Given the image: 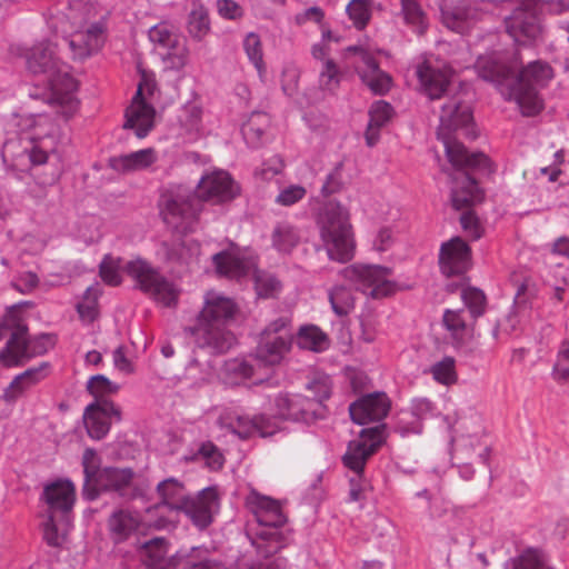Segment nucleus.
<instances>
[{
  "instance_id": "25",
  "label": "nucleus",
  "mask_w": 569,
  "mask_h": 569,
  "mask_svg": "<svg viewBox=\"0 0 569 569\" xmlns=\"http://www.w3.org/2000/svg\"><path fill=\"white\" fill-rule=\"evenodd\" d=\"M41 500L48 506V515L61 512L67 516L74 505L76 487L69 479H58L43 487Z\"/></svg>"
},
{
  "instance_id": "37",
  "label": "nucleus",
  "mask_w": 569,
  "mask_h": 569,
  "mask_svg": "<svg viewBox=\"0 0 569 569\" xmlns=\"http://www.w3.org/2000/svg\"><path fill=\"white\" fill-rule=\"evenodd\" d=\"M270 116L266 112H252L242 126L243 139L250 148H259L267 140V129L270 127Z\"/></svg>"
},
{
  "instance_id": "2",
  "label": "nucleus",
  "mask_w": 569,
  "mask_h": 569,
  "mask_svg": "<svg viewBox=\"0 0 569 569\" xmlns=\"http://www.w3.org/2000/svg\"><path fill=\"white\" fill-rule=\"evenodd\" d=\"M473 120L470 106L459 96H452L441 106L438 136L442 139L450 163L457 168L451 188L452 207L457 210L481 202L485 193L475 173L492 172L490 159L482 152H470L462 143L455 141L451 133L468 127Z\"/></svg>"
},
{
  "instance_id": "54",
  "label": "nucleus",
  "mask_w": 569,
  "mask_h": 569,
  "mask_svg": "<svg viewBox=\"0 0 569 569\" xmlns=\"http://www.w3.org/2000/svg\"><path fill=\"white\" fill-rule=\"evenodd\" d=\"M395 430L401 437H408L410 435L422 433L423 426L419 418L415 417L408 409L401 411L400 415L398 416Z\"/></svg>"
},
{
  "instance_id": "17",
  "label": "nucleus",
  "mask_w": 569,
  "mask_h": 569,
  "mask_svg": "<svg viewBox=\"0 0 569 569\" xmlns=\"http://www.w3.org/2000/svg\"><path fill=\"white\" fill-rule=\"evenodd\" d=\"M503 22L507 33L518 44L531 46L543 40L545 26L536 9L515 8Z\"/></svg>"
},
{
  "instance_id": "57",
  "label": "nucleus",
  "mask_w": 569,
  "mask_h": 569,
  "mask_svg": "<svg viewBox=\"0 0 569 569\" xmlns=\"http://www.w3.org/2000/svg\"><path fill=\"white\" fill-rule=\"evenodd\" d=\"M342 168H343L342 162H339L327 174L326 180L320 189V196L323 199H327L342 190V188H343Z\"/></svg>"
},
{
  "instance_id": "61",
  "label": "nucleus",
  "mask_w": 569,
  "mask_h": 569,
  "mask_svg": "<svg viewBox=\"0 0 569 569\" xmlns=\"http://www.w3.org/2000/svg\"><path fill=\"white\" fill-rule=\"evenodd\" d=\"M50 363L47 361L40 362L36 367H30L23 372L16 376V382L18 380H24L32 388L38 385L42 380H44L49 375Z\"/></svg>"
},
{
  "instance_id": "36",
  "label": "nucleus",
  "mask_w": 569,
  "mask_h": 569,
  "mask_svg": "<svg viewBox=\"0 0 569 569\" xmlns=\"http://www.w3.org/2000/svg\"><path fill=\"white\" fill-rule=\"evenodd\" d=\"M297 346L315 353L325 352L330 348L329 336L316 325H303L296 335Z\"/></svg>"
},
{
  "instance_id": "39",
  "label": "nucleus",
  "mask_w": 569,
  "mask_h": 569,
  "mask_svg": "<svg viewBox=\"0 0 569 569\" xmlns=\"http://www.w3.org/2000/svg\"><path fill=\"white\" fill-rule=\"evenodd\" d=\"M242 47L249 62L254 67L259 79L264 81L267 66L263 60V48L260 36L256 32H248L242 40Z\"/></svg>"
},
{
  "instance_id": "45",
  "label": "nucleus",
  "mask_w": 569,
  "mask_h": 569,
  "mask_svg": "<svg viewBox=\"0 0 569 569\" xmlns=\"http://www.w3.org/2000/svg\"><path fill=\"white\" fill-rule=\"evenodd\" d=\"M405 23L416 32L423 33L428 28L427 16L417 0H400Z\"/></svg>"
},
{
  "instance_id": "1",
  "label": "nucleus",
  "mask_w": 569,
  "mask_h": 569,
  "mask_svg": "<svg viewBox=\"0 0 569 569\" xmlns=\"http://www.w3.org/2000/svg\"><path fill=\"white\" fill-rule=\"evenodd\" d=\"M57 47V42L47 39L36 43L27 54L28 70L43 77L44 83L42 91L38 84L30 89L29 97L43 100L57 114V119L47 112L29 114L23 119L29 129L26 138L32 143L26 153L32 166L47 163L49 154L57 151L60 136L57 120L61 118L67 122L79 109L76 96L78 83L58 58Z\"/></svg>"
},
{
  "instance_id": "52",
  "label": "nucleus",
  "mask_w": 569,
  "mask_h": 569,
  "mask_svg": "<svg viewBox=\"0 0 569 569\" xmlns=\"http://www.w3.org/2000/svg\"><path fill=\"white\" fill-rule=\"evenodd\" d=\"M254 288L260 298H274L281 291V282L274 274L258 272L254 278Z\"/></svg>"
},
{
  "instance_id": "35",
  "label": "nucleus",
  "mask_w": 569,
  "mask_h": 569,
  "mask_svg": "<svg viewBox=\"0 0 569 569\" xmlns=\"http://www.w3.org/2000/svg\"><path fill=\"white\" fill-rule=\"evenodd\" d=\"M393 114L392 106L385 101H375L369 109V122L366 131L367 146L373 147L379 140V131L385 127Z\"/></svg>"
},
{
  "instance_id": "22",
  "label": "nucleus",
  "mask_w": 569,
  "mask_h": 569,
  "mask_svg": "<svg viewBox=\"0 0 569 569\" xmlns=\"http://www.w3.org/2000/svg\"><path fill=\"white\" fill-rule=\"evenodd\" d=\"M133 471L130 468L104 467L91 485V490L117 492L121 498L133 500L139 489L132 486Z\"/></svg>"
},
{
  "instance_id": "34",
  "label": "nucleus",
  "mask_w": 569,
  "mask_h": 569,
  "mask_svg": "<svg viewBox=\"0 0 569 569\" xmlns=\"http://www.w3.org/2000/svg\"><path fill=\"white\" fill-rule=\"evenodd\" d=\"M254 367L247 358H232L223 362L219 377L229 387L239 386L253 377Z\"/></svg>"
},
{
  "instance_id": "14",
  "label": "nucleus",
  "mask_w": 569,
  "mask_h": 569,
  "mask_svg": "<svg viewBox=\"0 0 569 569\" xmlns=\"http://www.w3.org/2000/svg\"><path fill=\"white\" fill-rule=\"evenodd\" d=\"M443 24L460 34H469L489 17L482 0H439Z\"/></svg>"
},
{
  "instance_id": "9",
  "label": "nucleus",
  "mask_w": 569,
  "mask_h": 569,
  "mask_svg": "<svg viewBox=\"0 0 569 569\" xmlns=\"http://www.w3.org/2000/svg\"><path fill=\"white\" fill-rule=\"evenodd\" d=\"M161 505L170 510L184 513L200 529L212 521V509L217 505V493L212 488H204L197 495H189L184 485L176 478H167L157 486Z\"/></svg>"
},
{
  "instance_id": "27",
  "label": "nucleus",
  "mask_w": 569,
  "mask_h": 569,
  "mask_svg": "<svg viewBox=\"0 0 569 569\" xmlns=\"http://www.w3.org/2000/svg\"><path fill=\"white\" fill-rule=\"evenodd\" d=\"M292 337L260 336L254 358L264 366L279 365L291 350Z\"/></svg>"
},
{
  "instance_id": "43",
  "label": "nucleus",
  "mask_w": 569,
  "mask_h": 569,
  "mask_svg": "<svg viewBox=\"0 0 569 569\" xmlns=\"http://www.w3.org/2000/svg\"><path fill=\"white\" fill-rule=\"evenodd\" d=\"M332 311L338 317L348 316L355 309V296L350 288L337 284L328 292Z\"/></svg>"
},
{
  "instance_id": "11",
  "label": "nucleus",
  "mask_w": 569,
  "mask_h": 569,
  "mask_svg": "<svg viewBox=\"0 0 569 569\" xmlns=\"http://www.w3.org/2000/svg\"><path fill=\"white\" fill-rule=\"evenodd\" d=\"M385 441V430L382 426H375L361 430L359 438L348 443L347 450L342 456L343 466L355 473L350 479V499L358 501L362 498V491L366 487V480L362 478L365 466L370 456Z\"/></svg>"
},
{
  "instance_id": "48",
  "label": "nucleus",
  "mask_w": 569,
  "mask_h": 569,
  "mask_svg": "<svg viewBox=\"0 0 569 569\" xmlns=\"http://www.w3.org/2000/svg\"><path fill=\"white\" fill-rule=\"evenodd\" d=\"M461 299L468 309L470 317L476 320L481 317L487 308V298L482 290L476 287H467L461 290Z\"/></svg>"
},
{
  "instance_id": "8",
  "label": "nucleus",
  "mask_w": 569,
  "mask_h": 569,
  "mask_svg": "<svg viewBox=\"0 0 569 569\" xmlns=\"http://www.w3.org/2000/svg\"><path fill=\"white\" fill-rule=\"evenodd\" d=\"M315 219L329 259L338 262L351 260L355 240L348 209L339 201L323 200Z\"/></svg>"
},
{
  "instance_id": "63",
  "label": "nucleus",
  "mask_w": 569,
  "mask_h": 569,
  "mask_svg": "<svg viewBox=\"0 0 569 569\" xmlns=\"http://www.w3.org/2000/svg\"><path fill=\"white\" fill-rule=\"evenodd\" d=\"M518 325V315L510 311L503 319L497 321L496 326L491 330V335L495 339H499L500 335L511 336L516 333Z\"/></svg>"
},
{
  "instance_id": "38",
  "label": "nucleus",
  "mask_w": 569,
  "mask_h": 569,
  "mask_svg": "<svg viewBox=\"0 0 569 569\" xmlns=\"http://www.w3.org/2000/svg\"><path fill=\"white\" fill-rule=\"evenodd\" d=\"M100 465L101 459L97 451L92 448H87L82 455V467L84 475L82 497L88 501H93L98 498V492L97 490H91V485L102 471Z\"/></svg>"
},
{
  "instance_id": "20",
  "label": "nucleus",
  "mask_w": 569,
  "mask_h": 569,
  "mask_svg": "<svg viewBox=\"0 0 569 569\" xmlns=\"http://www.w3.org/2000/svg\"><path fill=\"white\" fill-rule=\"evenodd\" d=\"M148 37L158 48L163 49L162 58L167 66L173 70L182 69L187 63L188 51L179 43L177 34L164 23H158L148 31Z\"/></svg>"
},
{
  "instance_id": "40",
  "label": "nucleus",
  "mask_w": 569,
  "mask_h": 569,
  "mask_svg": "<svg viewBox=\"0 0 569 569\" xmlns=\"http://www.w3.org/2000/svg\"><path fill=\"white\" fill-rule=\"evenodd\" d=\"M467 311L465 309H446L442 316V325L450 332L452 339L460 343L468 336Z\"/></svg>"
},
{
  "instance_id": "56",
  "label": "nucleus",
  "mask_w": 569,
  "mask_h": 569,
  "mask_svg": "<svg viewBox=\"0 0 569 569\" xmlns=\"http://www.w3.org/2000/svg\"><path fill=\"white\" fill-rule=\"evenodd\" d=\"M198 455L211 470H219L223 467L224 457L220 449L211 441L202 442L199 447Z\"/></svg>"
},
{
  "instance_id": "42",
  "label": "nucleus",
  "mask_w": 569,
  "mask_h": 569,
  "mask_svg": "<svg viewBox=\"0 0 569 569\" xmlns=\"http://www.w3.org/2000/svg\"><path fill=\"white\" fill-rule=\"evenodd\" d=\"M210 18L202 3H193L188 16V32L196 40H202L210 32Z\"/></svg>"
},
{
  "instance_id": "4",
  "label": "nucleus",
  "mask_w": 569,
  "mask_h": 569,
  "mask_svg": "<svg viewBox=\"0 0 569 569\" xmlns=\"http://www.w3.org/2000/svg\"><path fill=\"white\" fill-rule=\"evenodd\" d=\"M244 505L252 517L247 522L246 536L258 556L269 558L292 541V530L279 500L252 489Z\"/></svg>"
},
{
  "instance_id": "12",
  "label": "nucleus",
  "mask_w": 569,
  "mask_h": 569,
  "mask_svg": "<svg viewBox=\"0 0 569 569\" xmlns=\"http://www.w3.org/2000/svg\"><path fill=\"white\" fill-rule=\"evenodd\" d=\"M284 422L280 415L261 413L250 418L234 408H224L218 418L222 429L242 440L249 439L254 433L262 438L274 437L284 431Z\"/></svg>"
},
{
  "instance_id": "15",
  "label": "nucleus",
  "mask_w": 569,
  "mask_h": 569,
  "mask_svg": "<svg viewBox=\"0 0 569 569\" xmlns=\"http://www.w3.org/2000/svg\"><path fill=\"white\" fill-rule=\"evenodd\" d=\"M346 59L353 66L362 83L376 96L387 94L392 87L391 76L383 71L373 52L361 46H349Z\"/></svg>"
},
{
  "instance_id": "62",
  "label": "nucleus",
  "mask_w": 569,
  "mask_h": 569,
  "mask_svg": "<svg viewBox=\"0 0 569 569\" xmlns=\"http://www.w3.org/2000/svg\"><path fill=\"white\" fill-rule=\"evenodd\" d=\"M300 79L299 69L293 64H287L281 73V89L287 97H293L298 91Z\"/></svg>"
},
{
  "instance_id": "13",
  "label": "nucleus",
  "mask_w": 569,
  "mask_h": 569,
  "mask_svg": "<svg viewBox=\"0 0 569 569\" xmlns=\"http://www.w3.org/2000/svg\"><path fill=\"white\" fill-rule=\"evenodd\" d=\"M391 274V268L380 264L355 263L343 269V277L372 299H382L396 292L397 284L390 280Z\"/></svg>"
},
{
  "instance_id": "64",
  "label": "nucleus",
  "mask_w": 569,
  "mask_h": 569,
  "mask_svg": "<svg viewBox=\"0 0 569 569\" xmlns=\"http://www.w3.org/2000/svg\"><path fill=\"white\" fill-rule=\"evenodd\" d=\"M11 284L20 293L27 295L32 292L38 287L39 277L36 272L23 271L14 277Z\"/></svg>"
},
{
  "instance_id": "21",
  "label": "nucleus",
  "mask_w": 569,
  "mask_h": 569,
  "mask_svg": "<svg viewBox=\"0 0 569 569\" xmlns=\"http://www.w3.org/2000/svg\"><path fill=\"white\" fill-rule=\"evenodd\" d=\"M121 420V410L113 401L91 402L83 412L88 436L93 440L103 439L113 421Z\"/></svg>"
},
{
  "instance_id": "53",
  "label": "nucleus",
  "mask_w": 569,
  "mask_h": 569,
  "mask_svg": "<svg viewBox=\"0 0 569 569\" xmlns=\"http://www.w3.org/2000/svg\"><path fill=\"white\" fill-rule=\"evenodd\" d=\"M341 72L337 63L332 59H327L322 63L319 72V84L328 91L336 90L341 81Z\"/></svg>"
},
{
  "instance_id": "47",
  "label": "nucleus",
  "mask_w": 569,
  "mask_h": 569,
  "mask_svg": "<svg viewBox=\"0 0 569 569\" xmlns=\"http://www.w3.org/2000/svg\"><path fill=\"white\" fill-rule=\"evenodd\" d=\"M120 387L103 375H94L87 382V391L94 398L93 402L111 401L110 396Z\"/></svg>"
},
{
  "instance_id": "7",
  "label": "nucleus",
  "mask_w": 569,
  "mask_h": 569,
  "mask_svg": "<svg viewBox=\"0 0 569 569\" xmlns=\"http://www.w3.org/2000/svg\"><path fill=\"white\" fill-rule=\"evenodd\" d=\"M18 307H10L0 321V340L7 339L0 349V362L8 368L23 366L32 358L46 355L56 343L54 336L50 333L30 336Z\"/></svg>"
},
{
  "instance_id": "24",
  "label": "nucleus",
  "mask_w": 569,
  "mask_h": 569,
  "mask_svg": "<svg viewBox=\"0 0 569 569\" xmlns=\"http://www.w3.org/2000/svg\"><path fill=\"white\" fill-rule=\"evenodd\" d=\"M421 91L430 99L442 98L450 84V70L443 66H436L430 60H423L416 68Z\"/></svg>"
},
{
  "instance_id": "49",
  "label": "nucleus",
  "mask_w": 569,
  "mask_h": 569,
  "mask_svg": "<svg viewBox=\"0 0 569 569\" xmlns=\"http://www.w3.org/2000/svg\"><path fill=\"white\" fill-rule=\"evenodd\" d=\"M121 258L113 257L110 253L102 258L99 264V276L107 286L117 287L121 284Z\"/></svg>"
},
{
  "instance_id": "23",
  "label": "nucleus",
  "mask_w": 569,
  "mask_h": 569,
  "mask_svg": "<svg viewBox=\"0 0 569 569\" xmlns=\"http://www.w3.org/2000/svg\"><path fill=\"white\" fill-rule=\"evenodd\" d=\"M390 410V400L385 392H373L360 397L349 406L351 420L360 426L379 422Z\"/></svg>"
},
{
  "instance_id": "46",
  "label": "nucleus",
  "mask_w": 569,
  "mask_h": 569,
  "mask_svg": "<svg viewBox=\"0 0 569 569\" xmlns=\"http://www.w3.org/2000/svg\"><path fill=\"white\" fill-rule=\"evenodd\" d=\"M101 296V291L98 286H89L83 292L81 301L76 306V310L83 321L92 322L99 316L98 300Z\"/></svg>"
},
{
  "instance_id": "32",
  "label": "nucleus",
  "mask_w": 569,
  "mask_h": 569,
  "mask_svg": "<svg viewBox=\"0 0 569 569\" xmlns=\"http://www.w3.org/2000/svg\"><path fill=\"white\" fill-rule=\"evenodd\" d=\"M106 32L107 18L102 17L98 21L92 22L87 28L84 33L77 36L84 42V47L80 48L79 51H76V39L68 40L67 38H63V41L69 44V47L74 51L76 56L79 58H84L101 49L104 43Z\"/></svg>"
},
{
  "instance_id": "31",
  "label": "nucleus",
  "mask_w": 569,
  "mask_h": 569,
  "mask_svg": "<svg viewBox=\"0 0 569 569\" xmlns=\"http://www.w3.org/2000/svg\"><path fill=\"white\" fill-rule=\"evenodd\" d=\"M158 160L153 148H146L121 156L111 157L109 167L120 173L144 170Z\"/></svg>"
},
{
  "instance_id": "33",
  "label": "nucleus",
  "mask_w": 569,
  "mask_h": 569,
  "mask_svg": "<svg viewBox=\"0 0 569 569\" xmlns=\"http://www.w3.org/2000/svg\"><path fill=\"white\" fill-rule=\"evenodd\" d=\"M141 518L136 511L128 509L114 510L108 519V527L114 542H122L136 532Z\"/></svg>"
},
{
  "instance_id": "29",
  "label": "nucleus",
  "mask_w": 569,
  "mask_h": 569,
  "mask_svg": "<svg viewBox=\"0 0 569 569\" xmlns=\"http://www.w3.org/2000/svg\"><path fill=\"white\" fill-rule=\"evenodd\" d=\"M212 264L220 277L240 280L249 273V261L236 250H222L212 256Z\"/></svg>"
},
{
  "instance_id": "60",
  "label": "nucleus",
  "mask_w": 569,
  "mask_h": 569,
  "mask_svg": "<svg viewBox=\"0 0 569 569\" xmlns=\"http://www.w3.org/2000/svg\"><path fill=\"white\" fill-rule=\"evenodd\" d=\"M552 377L557 381L569 380V342H563L558 351Z\"/></svg>"
},
{
  "instance_id": "6",
  "label": "nucleus",
  "mask_w": 569,
  "mask_h": 569,
  "mask_svg": "<svg viewBox=\"0 0 569 569\" xmlns=\"http://www.w3.org/2000/svg\"><path fill=\"white\" fill-rule=\"evenodd\" d=\"M479 76L489 82L498 84L505 100L517 103L526 117L538 114L543 108L539 90L553 78V70L548 62L536 60L523 67L517 76L508 77L496 69L486 71L478 62Z\"/></svg>"
},
{
  "instance_id": "18",
  "label": "nucleus",
  "mask_w": 569,
  "mask_h": 569,
  "mask_svg": "<svg viewBox=\"0 0 569 569\" xmlns=\"http://www.w3.org/2000/svg\"><path fill=\"white\" fill-rule=\"evenodd\" d=\"M276 405L279 415L284 421L291 420L310 425L319 419H323L327 415V408L319 401L299 393L280 395Z\"/></svg>"
},
{
  "instance_id": "10",
  "label": "nucleus",
  "mask_w": 569,
  "mask_h": 569,
  "mask_svg": "<svg viewBox=\"0 0 569 569\" xmlns=\"http://www.w3.org/2000/svg\"><path fill=\"white\" fill-rule=\"evenodd\" d=\"M123 270L132 279L136 289L163 307L177 306L180 288L164 277L159 268L151 262L141 257H136L124 264Z\"/></svg>"
},
{
  "instance_id": "28",
  "label": "nucleus",
  "mask_w": 569,
  "mask_h": 569,
  "mask_svg": "<svg viewBox=\"0 0 569 569\" xmlns=\"http://www.w3.org/2000/svg\"><path fill=\"white\" fill-rule=\"evenodd\" d=\"M491 450V443H489L483 436L468 435L456 441L452 459L469 460L476 456L480 463L490 468Z\"/></svg>"
},
{
  "instance_id": "50",
  "label": "nucleus",
  "mask_w": 569,
  "mask_h": 569,
  "mask_svg": "<svg viewBox=\"0 0 569 569\" xmlns=\"http://www.w3.org/2000/svg\"><path fill=\"white\" fill-rule=\"evenodd\" d=\"M430 373L438 383L449 386L457 381L456 361L452 357L446 356L433 363Z\"/></svg>"
},
{
  "instance_id": "26",
  "label": "nucleus",
  "mask_w": 569,
  "mask_h": 569,
  "mask_svg": "<svg viewBox=\"0 0 569 569\" xmlns=\"http://www.w3.org/2000/svg\"><path fill=\"white\" fill-rule=\"evenodd\" d=\"M203 109L197 101H187L177 113L179 134L184 142H194L202 137L204 129L202 122Z\"/></svg>"
},
{
  "instance_id": "55",
  "label": "nucleus",
  "mask_w": 569,
  "mask_h": 569,
  "mask_svg": "<svg viewBox=\"0 0 569 569\" xmlns=\"http://www.w3.org/2000/svg\"><path fill=\"white\" fill-rule=\"evenodd\" d=\"M409 411L423 425L426 420L432 419L438 415L437 405L426 397H417L410 401Z\"/></svg>"
},
{
  "instance_id": "19",
  "label": "nucleus",
  "mask_w": 569,
  "mask_h": 569,
  "mask_svg": "<svg viewBox=\"0 0 569 569\" xmlns=\"http://www.w3.org/2000/svg\"><path fill=\"white\" fill-rule=\"evenodd\" d=\"M471 248L460 237H452L440 246L439 268L443 276H461L471 267Z\"/></svg>"
},
{
  "instance_id": "51",
  "label": "nucleus",
  "mask_w": 569,
  "mask_h": 569,
  "mask_svg": "<svg viewBox=\"0 0 569 569\" xmlns=\"http://www.w3.org/2000/svg\"><path fill=\"white\" fill-rule=\"evenodd\" d=\"M307 389L312 392L311 400L321 405L328 400L332 392V378L323 372H316L307 383Z\"/></svg>"
},
{
  "instance_id": "59",
  "label": "nucleus",
  "mask_w": 569,
  "mask_h": 569,
  "mask_svg": "<svg viewBox=\"0 0 569 569\" xmlns=\"http://www.w3.org/2000/svg\"><path fill=\"white\" fill-rule=\"evenodd\" d=\"M214 6L217 13L223 20L238 21L244 16V9L236 0H216Z\"/></svg>"
},
{
  "instance_id": "16",
  "label": "nucleus",
  "mask_w": 569,
  "mask_h": 569,
  "mask_svg": "<svg viewBox=\"0 0 569 569\" xmlns=\"http://www.w3.org/2000/svg\"><path fill=\"white\" fill-rule=\"evenodd\" d=\"M156 90V81L143 76L131 104L126 110L124 128L132 129L140 139L147 137L154 126L156 110L148 99Z\"/></svg>"
},
{
  "instance_id": "5",
  "label": "nucleus",
  "mask_w": 569,
  "mask_h": 569,
  "mask_svg": "<svg viewBox=\"0 0 569 569\" xmlns=\"http://www.w3.org/2000/svg\"><path fill=\"white\" fill-rule=\"evenodd\" d=\"M237 305L231 298L209 290L203 296V307L196 318V323L184 328V333L196 345L211 355L227 352L234 343L236 337L226 328L232 319Z\"/></svg>"
},
{
  "instance_id": "44",
  "label": "nucleus",
  "mask_w": 569,
  "mask_h": 569,
  "mask_svg": "<svg viewBox=\"0 0 569 569\" xmlns=\"http://www.w3.org/2000/svg\"><path fill=\"white\" fill-rule=\"evenodd\" d=\"M373 0H350L346 13L352 26L361 31L366 29L372 17Z\"/></svg>"
},
{
  "instance_id": "58",
  "label": "nucleus",
  "mask_w": 569,
  "mask_h": 569,
  "mask_svg": "<svg viewBox=\"0 0 569 569\" xmlns=\"http://www.w3.org/2000/svg\"><path fill=\"white\" fill-rule=\"evenodd\" d=\"M307 194V190L301 184H290L280 190L274 199L277 204L291 207L301 201Z\"/></svg>"
},
{
  "instance_id": "41",
  "label": "nucleus",
  "mask_w": 569,
  "mask_h": 569,
  "mask_svg": "<svg viewBox=\"0 0 569 569\" xmlns=\"http://www.w3.org/2000/svg\"><path fill=\"white\" fill-rule=\"evenodd\" d=\"M300 240L297 228L290 223H278L272 231V247L281 253H290Z\"/></svg>"
},
{
  "instance_id": "30",
  "label": "nucleus",
  "mask_w": 569,
  "mask_h": 569,
  "mask_svg": "<svg viewBox=\"0 0 569 569\" xmlns=\"http://www.w3.org/2000/svg\"><path fill=\"white\" fill-rule=\"evenodd\" d=\"M502 569H556L549 553L539 547H526L502 563Z\"/></svg>"
},
{
  "instance_id": "3",
  "label": "nucleus",
  "mask_w": 569,
  "mask_h": 569,
  "mask_svg": "<svg viewBox=\"0 0 569 569\" xmlns=\"http://www.w3.org/2000/svg\"><path fill=\"white\" fill-rule=\"evenodd\" d=\"M239 188L224 170H213L201 177L193 191L184 184L167 186L159 198V213L168 228L177 233L192 232L202 210V200L222 203L236 198Z\"/></svg>"
}]
</instances>
